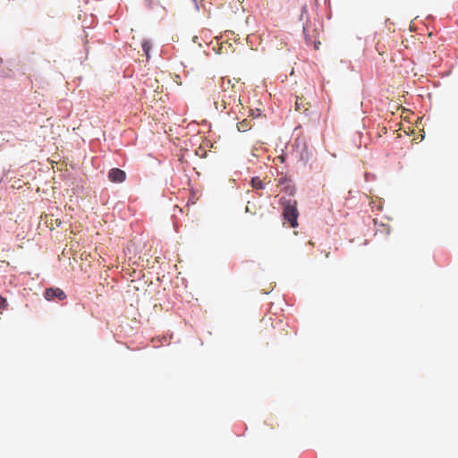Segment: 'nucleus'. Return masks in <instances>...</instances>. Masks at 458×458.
<instances>
[{
  "mask_svg": "<svg viewBox=\"0 0 458 458\" xmlns=\"http://www.w3.org/2000/svg\"><path fill=\"white\" fill-rule=\"evenodd\" d=\"M284 205V210H283V216L284 218L289 222L290 225L292 227H296L298 225L297 218L299 216L298 210H297V202L296 200H287L283 202Z\"/></svg>",
  "mask_w": 458,
  "mask_h": 458,
  "instance_id": "f03ea898",
  "label": "nucleus"
},
{
  "mask_svg": "<svg viewBox=\"0 0 458 458\" xmlns=\"http://www.w3.org/2000/svg\"><path fill=\"white\" fill-rule=\"evenodd\" d=\"M231 89L228 92L227 89H223V94L221 95V100L220 101H215V106L216 110H220L221 112L229 109L228 113L230 111H233V107H240V98L234 89V86L230 87Z\"/></svg>",
  "mask_w": 458,
  "mask_h": 458,
  "instance_id": "f257e3e1",
  "label": "nucleus"
},
{
  "mask_svg": "<svg viewBox=\"0 0 458 458\" xmlns=\"http://www.w3.org/2000/svg\"><path fill=\"white\" fill-rule=\"evenodd\" d=\"M6 300L0 296V309H4L6 307Z\"/></svg>",
  "mask_w": 458,
  "mask_h": 458,
  "instance_id": "9b49d317",
  "label": "nucleus"
},
{
  "mask_svg": "<svg viewBox=\"0 0 458 458\" xmlns=\"http://www.w3.org/2000/svg\"><path fill=\"white\" fill-rule=\"evenodd\" d=\"M142 48L145 51V53L147 54V55H148V52H149V49H150V46H149L148 42H143L142 43Z\"/></svg>",
  "mask_w": 458,
  "mask_h": 458,
  "instance_id": "9d476101",
  "label": "nucleus"
},
{
  "mask_svg": "<svg viewBox=\"0 0 458 458\" xmlns=\"http://www.w3.org/2000/svg\"><path fill=\"white\" fill-rule=\"evenodd\" d=\"M251 185L255 189H264L265 183L262 180L259 179V177H254L251 180Z\"/></svg>",
  "mask_w": 458,
  "mask_h": 458,
  "instance_id": "1a4fd4ad",
  "label": "nucleus"
},
{
  "mask_svg": "<svg viewBox=\"0 0 458 458\" xmlns=\"http://www.w3.org/2000/svg\"><path fill=\"white\" fill-rule=\"evenodd\" d=\"M304 33H305V38H306L307 43L310 45H314V48L316 50H318L319 47L320 42L317 41L315 37H312L308 34V28H306V27L304 28Z\"/></svg>",
  "mask_w": 458,
  "mask_h": 458,
  "instance_id": "0eeeda50",
  "label": "nucleus"
},
{
  "mask_svg": "<svg viewBox=\"0 0 458 458\" xmlns=\"http://www.w3.org/2000/svg\"><path fill=\"white\" fill-rule=\"evenodd\" d=\"M44 296L47 301H53L55 299L63 301L66 298L65 293L60 288H47L45 291Z\"/></svg>",
  "mask_w": 458,
  "mask_h": 458,
  "instance_id": "7ed1b4c3",
  "label": "nucleus"
},
{
  "mask_svg": "<svg viewBox=\"0 0 458 458\" xmlns=\"http://www.w3.org/2000/svg\"><path fill=\"white\" fill-rule=\"evenodd\" d=\"M251 128L250 121L244 119L237 123V129L239 131H247Z\"/></svg>",
  "mask_w": 458,
  "mask_h": 458,
  "instance_id": "6e6552de",
  "label": "nucleus"
},
{
  "mask_svg": "<svg viewBox=\"0 0 458 458\" xmlns=\"http://www.w3.org/2000/svg\"><path fill=\"white\" fill-rule=\"evenodd\" d=\"M329 255H330V252H329V251H326V252H325V257H326L327 259V258H329Z\"/></svg>",
  "mask_w": 458,
  "mask_h": 458,
  "instance_id": "ddd939ff",
  "label": "nucleus"
},
{
  "mask_svg": "<svg viewBox=\"0 0 458 458\" xmlns=\"http://www.w3.org/2000/svg\"><path fill=\"white\" fill-rule=\"evenodd\" d=\"M108 179L114 183L123 182L126 179V174L119 168H112L108 172Z\"/></svg>",
  "mask_w": 458,
  "mask_h": 458,
  "instance_id": "20e7f679",
  "label": "nucleus"
},
{
  "mask_svg": "<svg viewBox=\"0 0 458 458\" xmlns=\"http://www.w3.org/2000/svg\"><path fill=\"white\" fill-rule=\"evenodd\" d=\"M286 184L284 190L289 191V194L293 195L294 192V188L290 185V182L286 177H281L277 180V186Z\"/></svg>",
  "mask_w": 458,
  "mask_h": 458,
  "instance_id": "423d86ee",
  "label": "nucleus"
},
{
  "mask_svg": "<svg viewBox=\"0 0 458 458\" xmlns=\"http://www.w3.org/2000/svg\"><path fill=\"white\" fill-rule=\"evenodd\" d=\"M245 211L247 213H250V214H255L256 213V211L251 210V208L250 207V202H248V204H247V206L245 208Z\"/></svg>",
  "mask_w": 458,
  "mask_h": 458,
  "instance_id": "f8f14e48",
  "label": "nucleus"
},
{
  "mask_svg": "<svg viewBox=\"0 0 458 458\" xmlns=\"http://www.w3.org/2000/svg\"><path fill=\"white\" fill-rule=\"evenodd\" d=\"M310 103L306 102L302 98H296L295 109L299 112H306L310 108Z\"/></svg>",
  "mask_w": 458,
  "mask_h": 458,
  "instance_id": "39448f33",
  "label": "nucleus"
}]
</instances>
